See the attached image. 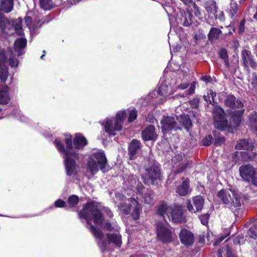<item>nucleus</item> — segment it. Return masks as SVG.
<instances>
[{"label":"nucleus","instance_id":"f257e3e1","mask_svg":"<svg viewBox=\"0 0 257 257\" xmlns=\"http://www.w3.org/2000/svg\"><path fill=\"white\" fill-rule=\"evenodd\" d=\"M64 142L66 145V148L58 139H56L53 143L58 151L65 155L64 164L65 172L67 176L70 177L77 175L78 166L76 161L79 159V153L75 150H72L73 145L75 150H83L87 145L88 141L82 134L77 133L75 135L73 142L71 135L68 136Z\"/></svg>","mask_w":257,"mask_h":257},{"label":"nucleus","instance_id":"f03ea898","mask_svg":"<svg viewBox=\"0 0 257 257\" xmlns=\"http://www.w3.org/2000/svg\"><path fill=\"white\" fill-rule=\"evenodd\" d=\"M78 215L79 218L85 219L87 224H90V220H92L95 224L100 226L103 230L111 231L112 229L111 223L108 221H105L104 214L97 202H87L83 205Z\"/></svg>","mask_w":257,"mask_h":257},{"label":"nucleus","instance_id":"7ed1b4c3","mask_svg":"<svg viewBox=\"0 0 257 257\" xmlns=\"http://www.w3.org/2000/svg\"><path fill=\"white\" fill-rule=\"evenodd\" d=\"M157 214L162 217L166 222H167V219L174 223H181L184 221L183 209L181 206L168 205L164 202L158 206Z\"/></svg>","mask_w":257,"mask_h":257},{"label":"nucleus","instance_id":"20e7f679","mask_svg":"<svg viewBox=\"0 0 257 257\" xmlns=\"http://www.w3.org/2000/svg\"><path fill=\"white\" fill-rule=\"evenodd\" d=\"M217 196L223 204L232 210L241 206L240 197L231 189L220 190Z\"/></svg>","mask_w":257,"mask_h":257},{"label":"nucleus","instance_id":"39448f33","mask_svg":"<svg viewBox=\"0 0 257 257\" xmlns=\"http://www.w3.org/2000/svg\"><path fill=\"white\" fill-rule=\"evenodd\" d=\"M127 202H121L118 205V209L124 214H128L132 212V216L135 219L140 217L142 207L134 198L127 199Z\"/></svg>","mask_w":257,"mask_h":257},{"label":"nucleus","instance_id":"423d86ee","mask_svg":"<svg viewBox=\"0 0 257 257\" xmlns=\"http://www.w3.org/2000/svg\"><path fill=\"white\" fill-rule=\"evenodd\" d=\"M146 171L142 175L144 183L147 185H158L161 182L160 170L158 165L154 164Z\"/></svg>","mask_w":257,"mask_h":257},{"label":"nucleus","instance_id":"0eeeda50","mask_svg":"<svg viewBox=\"0 0 257 257\" xmlns=\"http://www.w3.org/2000/svg\"><path fill=\"white\" fill-rule=\"evenodd\" d=\"M158 239L163 242H171L174 235L173 230L170 228L167 222H159L157 224Z\"/></svg>","mask_w":257,"mask_h":257},{"label":"nucleus","instance_id":"6e6552de","mask_svg":"<svg viewBox=\"0 0 257 257\" xmlns=\"http://www.w3.org/2000/svg\"><path fill=\"white\" fill-rule=\"evenodd\" d=\"M213 115L214 119L215 125L220 130H224L228 126V121L224 118L223 109L217 104L214 105Z\"/></svg>","mask_w":257,"mask_h":257},{"label":"nucleus","instance_id":"1a4fd4ad","mask_svg":"<svg viewBox=\"0 0 257 257\" xmlns=\"http://www.w3.org/2000/svg\"><path fill=\"white\" fill-rule=\"evenodd\" d=\"M174 89L172 88L171 86H168L166 82H161L158 90L156 91L158 94L156 102L159 104L164 103L174 93Z\"/></svg>","mask_w":257,"mask_h":257},{"label":"nucleus","instance_id":"9d476101","mask_svg":"<svg viewBox=\"0 0 257 257\" xmlns=\"http://www.w3.org/2000/svg\"><path fill=\"white\" fill-rule=\"evenodd\" d=\"M178 119L176 116H164L161 121L163 133L169 131L181 129V124L177 122Z\"/></svg>","mask_w":257,"mask_h":257},{"label":"nucleus","instance_id":"9b49d317","mask_svg":"<svg viewBox=\"0 0 257 257\" xmlns=\"http://www.w3.org/2000/svg\"><path fill=\"white\" fill-rule=\"evenodd\" d=\"M172 162L174 164L173 167L176 168L174 171L176 174H179L187 168L189 161L183 154H180L175 155L173 158Z\"/></svg>","mask_w":257,"mask_h":257},{"label":"nucleus","instance_id":"f8f14e48","mask_svg":"<svg viewBox=\"0 0 257 257\" xmlns=\"http://www.w3.org/2000/svg\"><path fill=\"white\" fill-rule=\"evenodd\" d=\"M256 169L250 164L241 165L239 168L240 176L244 181L249 182Z\"/></svg>","mask_w":257,"mask_h":257},{"label":"nucleus","instance_id":"ddd939ff","mask_svg":"<svg viewBox=\"0 0 257 257\" xmlns=\"http://www.w3.org/2000/svg\"><path fill=\"white\" fill-rule=\"evenodd\" d=\"M193 204L195 209L193 207L190 200H188L187 203V208L188 211L191 213H195L196 212L200 211L203 208L204 205V199L201 196H197L193 198Z\"/></svg>","mask_w":257,"mask_h":257},{"label":"nucleus","instance_id":"4468645a","mask_svg":"<svg viewBox=\"0 0 257 257\" xmlns=\"http://www.w3.org/2000/svg\"><path fill=\"white\" fill-rule=\"evenodd\" d=\"M99 165L100 170L103 173L106 171V167L107 165V161L104 153L102 152H96L91 156Z\"/></svg>","mask_w":257,"mask_h":257},{"label":"nucleus","instance_id":"2eb2a0df","mask_svg":"<svg viewBox=\"0 0 257 257\" xmlns=\"http://www.w3.org/2000/svg\"><path fill=\"white\" fill-rule=\"evenodd\" d=\"M179 237L181 243L187 246L192 245L194 241L193 234L186 229H183L181 230Z\"/></svg>","mask_w":257,"mask_h":257},{"label":"nucleus","instance_id":"dca6fc26","mask_svg":"<svg viewBox=\"0 0 257 257\" xmlns=\"http://www.w3.org/2000/svg\"><path fill=\"white\" fill-rule=\"evenodd\" d=\"M241 57L244 66L248 68L249 66L252 68L257 67V63L253 60L251 52L247 50H243L241 52Z\"/></svg>","mask_w":257,"mask_h":257},{"label":"nucleus","instance_id":"f3484780","mask_svg":"<svg viewBox=\"0 0 257 257\" xmlns=\"http://www.w3.org/2000/svg\"><path fill=\"white\" fill-rule=\"evenodd\" d=\"M128 186L132 187V189H135L136 193L138 194H142L144 186L140 182L136 176L132 175L129 176L127 179Z\"/></svg>","mask_w":257,"mask_h":257},{"label":"nucleus","instance_id":"a211bd4d","mask_svg":"<svg viewBox=\"0 0 257 257\" xmlns=\"http://www.w3.org/2000/svg\"><path fill=\"white\" fill-rule=\"evenodd\" d=\"M142 139L145 141L152 140L154 141L157 139V135L155 132V128L154 125L148 126L142 133Z\"/></svg>","mask_w":257,"mask_h":257},{"label":"nucleus","instance_id":"6ab92c4d","mask_svg":"<svg viewBox=\"0 0 257 257\" xmlns=\"http://www.w3.org/2000/svg\"><path fill=\"white\" fill-rule=\"evenodd\" d=\"M10 20L5 17L3 12V10L0 9V29L2 34L4 37H7L13 34V32H7L6 31L7 25H10Z\"/></svg>","mask_w":257,"mask_h":257},{"label":"nucleus","instance_id":"aec40b11","mask_svg":"<svg viewBox=\"0 0 257 257\" xmlns=\"http://www.w3.org/2000/svg\"><path fill=\"white\" fill-rule=\"evenodd\" d=\"M27 44V40L25 38L20 37L15 40L14 47L18 56H20L24 54L23 50L26 47Z\"/></svg>","mask_w":257,"mask_h":257},{"label":"nucleus","instance_id":"412c9836","mask_svg":"<svg viewBox=\"0 0 257 257\" xmlns=\"http://www.w3.org/2000/svg\"><path fill=\"white\" fill-rule=\"evenodd\" d=\"M11 89V87L7 85H4L0 88V104L6 105L11 100L9 92Z\"/></svg>","mask_w":257,"mask_h":257},{"label":"nucleus","instance_id":"4be33fe9","mask_svg":"<svg viewBox=\"0 0 257 257\" xmlns=\"http://www.w3.org/2000/svg\"><path fill=\"white\" fill-rule=\"evenodd\" d=\"M224 104L226 106L231 108H241L243 107V103L235 96L232 95H227L224 100Z\"/></svg>","mask_w":257,"mask_h":257},{"label":"nucleus","instance_id":"5701e85b","mask_svg":"<svg viewBox=\"0 0 257 257\" xmlns=\"http://www.w3.org/2000/svg\"><path fill=\"white\" fill-rule=\"evenodd\" d=\"M140 149V141L136 139H133L130 143L128 148L129 158L130 160H133L136 158V155Z\"/></svg>","mask_w":257,"mask_h":257},{"label":"nucleus","instance_id":"b1692460","mask_svg":"<svg viewBox=\"0 0 257 257\" xmlns=\"http://www.w3.org/2000/svg\"><path fill=\"white\" fill-rule=\"evenodd\" d=\"M227 13L229 17L234 20L240 16L241 12L236 3L231 1L228 8Z\"/></svg>","mask_w":257,"mask_h":257},{"label":"nucleus","instance_id":"393cba45","mask_svg":"<svg viewBox=\"0 0 257 257\" xmlns=\"http://www.w3.org/2000/svg\"><path fill=\"white\" fill-rule=\"evenodd\" d=\"M126 115L125 110H120L116 113L113 131H120L122 129L123 122Z\"/></svg>","mask_w":257,"mask_h":257},{"label":"nucleus","instance_id":"a878e982","mask_svg":"<svg viewBox=\"0 0 257 257\" xmlns=\"http://www.w3.org/2000/svg\"><path fill=\"white\" fill-rule=\"evenodd\" d=\"M106 235L107 238L103 239L99 243V247L102 252L109 251L110 250L109 248V245L112 242V234L107 233Z\"/></svg>","mask_w":257,"mask_h":257},{"label":"nucleus","instance_id":"bb28decb","mask_svg":"<svg viewBox=\"0 0 257 257\" xmlns=\"http://www.w3.org/2000/svg\"><path fill=\"white\" fill-rule=\"evenodd\" d=\"M11 24L8 25L10 26V27L9 28V30H11V28H14L15 33L18 36H22L24 35V30L22 28V24L21 21H10Z\"/></svg>","mask_w":257,"mask_h":257},{"label":"nucleus","instance_id":"cd10ccee","mask_svg":"<svg viewBox=\"0 0 257 257\" xmlns=\"http://www.w3.org/2000/svg\"><path fill=\"white\" fill-rule=\"evenodd\" d=\"M189 191V183L187 180L183 181L176 189V192L181 196L186 195Z\"/></svg>","mask_w":257,"mask_h":257},{"label":"nucleus","instance_id":"c85d7f7f","mask_svg":"<svg viewBox=\"0 0 257 257\" xmlns=\"http://www.w3.org/2000/svg\"><path fill=\"white\" fill-rule=\"evenodd\" d=\"M192 19L193 16L190 12H184L182 13L181 21L184 26H190L193 22Z\"/></svg>","mask_w":257,"mask_h":257},{"label":"nucleus","instance_id":"c756f323","mask_svg":"<svg viewBox=\"0 0 257 257\" xmlns=\"http://www.w3.org/2000/svg\"><path fill=\"white\" fill-rule=\"evenodd\" d=\"M1 7L6 13L11 12L14 7V0H1Z\"/></svg>","mask_w":257,"mask_h":257},{"label":"nucleus","instance_id":"7c9ffc66","mask_svg":"<svg viewBox=\"0 0 257 257\" xmlns=\"http://www.w3.org/2000/svg\"><path fill=\"white\" fill-rule=\"evenodd\" d=\"M253 147L252 144L249 143L246 139L240 140L235 146L236 149L238 150H252Z\"/></svg>","mask_w":257,"mask_h":257},{"label":"nucleus","instance_id":"2f4dec72","mask_svg":"<svg viewBox=\"0 0 257 257\" xmlns=\"http://www.w3.org/2000/svg\"><path fill=\"white\" fill-rule=\"evenodd\" d=\"M7 55L9 57L8 60L9 63V65L11 66V67H17L18 65V61L16 58V54L14 53L11 48H8Z\"/></svg>","mask_w":257,"mask_h":257},{"label":"nucleus","instance_id":"473e14b6","mask_svg":"<svg viewBox=\"0 0 257 257\" xmlns=\"http://www.w3.org/2000/svg\"><path fill=\"white\" fill-rule=\"evenodd\" d=\"M155 194L153 190H149L143 196L144 202L146 204H153L155 201Z\"/></svg>","mask_w":257,"mask_h":257},{"label":"nucleus","instance_id":"72a5a7b5","mask_svg":"<svg viewBox=\"0 0 257 257\" xmlns=\"http://www.w3.org/2000/svg\"><path fill=\"white\" fill-rule=\"evenodd\" d=\"M89 225H90L89 230L93 235L97 238L102 239L104 236V234L102 230L99 228L92 225L91 223Z\"/></svg>","mask_w":257,"mask_h":257},{"label":"nucleus","instance_id":"f704fd0d","mask_svg":"<svg viewBox=\"0 0 257 257\" xmlns=\"http://www.w3.org/2000/svg\"><path fill=\"white\" fill-rule=\"evenodd\" d=\"M178 120L180 122L182 125L187 130L190 128L192 126L191 121L187 115L182 114L181 115Z\"/></svg>","mask_w":257,"mask_h":257},{"label":"nucleus","instance_id":"c9c22d12","mask_svg":"<svg viewBox=\"0 0 257 257\" xmlns=\"http://www.w3.org/2000/svg\"><path fill=\"white\" fill-rule=\"evenodd\" d=\"M9 76L8 67L4 65L0 66V83H5Z\"/></svg>","mask_w":257,"mask_h":257},{"label":"nucleus","instance_id":"e433bc0d","mask_svg":"<svg viewBox=\"0 0 257 257\" xmlns=\"http://www.w3.org/2000/svg\"><path fill=\"white\" fill-rule=\"evenodd\" d=\"M210 4L213 8V11H214V14L215 18L219 19L220 21H224L225 20L224 13L222 11H218L215 2H211Z\"/></svg>","mask_w":257,"mask_h":257},{"label":"nucleus","instance_id":"4c0bfd02","mask_svg":"<svg viewBox=\"0 0 257 257\" xmlns=\"http://www.w3.org/2000/svg\"><path fill=\"white\" fill-rule=\"evenodd\" d=\"M98 166L99 165L94 159L92 158L89 159L87 163V167L89 171L92 174H95L98 171Z\"/></svg>","mask_w":257,"mask_h":257},{"label":"nucleus","instance_id":"58836bf2","mask_svg":"<svg viewBox=\"0 0 257 257\" xmlns=\"http://www.w3.org/2000/svg\"><path fill=\"white\" fill-rule=\"evenodd\" d=\"M221 31L216 28H211L208 34V39L210 40H217L221 34Z\"/></svg>","mask_w":257,"mask_h":257},{"label":"nucleus","instance_id":"ea45409f","mask_svg":"<svg viewBox=\"0 0 257 257\" xmlns=\"http://www.w3.org/2000/svg\"><path fill=\"white\" fill-rule=\"evenodd\" d=\"M249 125L251 128L257 132V112H253L249 115Z\"/></svg>","mask_w":257,"mask_h":257},{"label":"nucleus","instance_id":"a19ab883","mask_svg":"<svg viewBox=\"0 0 257 257\" xmlns=\"http://www.w3.org/2000/svg\"><path fill=\"white\" fill-rule=\"evenodd\" d=\"M244 110L242 109L240 110H235L233 112V120L234 121V125L233 126L237 127L239 126L240 122V117L243 113Z\"/></svg>","mask_w":257,"mask_h":257},{"label":"nucleus","instance_id":"79ce46f5","mask_svg":"<svg viewBox=\"0 0 257 257\" xmlns=\"http://www.w3.org/2000/svg\"><path fill=\"white\" fill-rule=\"evenodd\" d=\"M241 161H255L257 156L252 153L241 152Z\"/></svg>","mask_w":257,"mask_h":257},{"label":"nucleus","instance_id":"37998d69","mask_svg":"<svg viewBox=\"0 0 257 257\" xmlns=\"http://www.w3.org/2000/svg\"><path fill=\"white\" fill-rule=\"evenodd\" d=\"M39 5L44 10H50L53 8L52 0H39Z\"/></svg>","mask_w":257,"mask_h":257},{"label":"nucleus","instance_id":"c03bdc74","mask_svg":"<svg viewBox=\"0 0 257 257\" xmlns=\"http://www.w3.org/2000/svg\"><path fill=\"white\" fill-rule=\"evenodd\" d=\"M188 82L186 80H181L178 79L176 80V86L175 87L174 90L176 89H184L186 88L188 86Z\"/></svg>","mask_w":257,"mask_h":257},{"label":"nucleus","instance_id":"a18cd8bd","mask_svg":"<svg viewBox=\"0 0 257 257\" xmlns=\"http://www.w3.org/2000/svg\"><path fill=\"white\" fill-rule=\"evenodd\" d=\"M79 201V198L76 195H72L69 196L67 200V203L71 207H75L77 205Z\"/></svg>","mask_w":257,"mask_h":257},{"label":"nucleus","instance_id":"49530a36","mask_svg":"<svg viewBox=\"0 0 257 257\" xmlns=\"http://www.w3.org/2000/svg\"><path fill=\"white\" fill-rule=\"evenodd\" d=\"M104 130L109 135H112V120L107 119L104 124Z\"/></svg>","mask_w":257,"mask_h":257},{"label":"nucleus","instance_id":"de8ad7c7","mask_svg":"<svg viewBox=\"0 0 257 257\" xmlns=\"http://www.w3.org/2000/svg\"><path fill=\"white\" fill-rule=\"evenodd\" d=\"M219 53L220 57L224 60L225 65L227 66H228L229 62L228 59L227 50L224 48H222L219 51Z\"/></svg>","mask_w":257,"mask_h":257},{"label":"nucleus","instance_id":"09e8293b","mask_svg":"<svg viewBox=\"0 0 257 257\" xmlns=\"http://www.w3.org/2000/svg\"><path fill=\"white\" fill-rule=\"evenodd\" d=\"M248 235L253 239L257 237V224L251 226L247 232Z\"/></svg>","mask_w":257,"mask_h":257},{"label":"nucleus","instance_id":"8fccbe9b","mask_svg":"<svg viewBox=\"0 0 257 257\" xmlns=\"http://www.w3.org/2000/svg\"><path fill=\"white\" fill-rule=\"evenodd\" d=\"M129 111V115L128 117V122L130 123L134 121L137 117L138 112L136 109H133L131 110H127Z\"/></svg>","mask_w":257,"mask_h":257},{"label":"nucleus","instance_id":"3c124183","mask_svg":"<svg viewBox=\"0 0 257 257\" xmlns=\"http://www.w3.org/2000/svg\"><path fill=\"white\" fill-rule=\"evenodd\" d=\"M8 58L7 53H6L4 49L0 50V66L5 65Z\"/></svg>","mask_w":257,"mask_h":257},{"label":"nucleus","instance_id":"603ef678","mask_svg":"<svg viewBox=\"0 0 257 257\" xmlns=\"http://www.w3.org/2000/svg\"><path fill=\"white\" fill-rule=\"evenodd\" d=\"M113 244H115L118 247H120L121 244V237L118 233H113Z\"/></svg>","mask_w":257,"mask_h":257},{"label":"nucleus","instance_id":"864d4df0","mask_svg":"<svg viewBox=\"0 0 257 257\" xmlns=\"http://www.w3.org/2000/svg\"><path fill=\"white\" fill-rule=\"evenodd\" d=\"M209 218V214L208 213L201 215L199 217L201 223L204 225H207L208 224Z\"/></svg>","mask_w":257,"mask_h":257},{"label":"nucleus","instance_id":"5fc2aeb1","mask_svg":"<svg viewBox=\"0 0 257 257\" xmlns=\"http://www.w3.org/2000/svg\"><path fill=\"white\" fill-rule=\"evenodd\" d=\"M213 139L211 135H208L205 137L202 141L203 145L204 146H208L211 144L212 140Z\"/></svg>","mask_w":257,"mask_h":257},{"label":"nucleus","instance_id":"6e6d98bb","mask_svg":"<svg viewBox=\"0 0 257 257\" xmlns=\"http://www.w3.org/2000/svg\"><path fill=\"white\" fill-rule=\"evenodd\" d=\"M54 206L56 208H63L66 206V202L61 199L56 200L54 202Z\"/></svg>","mask_w":257,"mask_h":257},{"label":"nucleus","instance_id":"4d7b16f0","mask_svg":"<svg viewBox=\"0 0 257 257\" xmlns=\"http://www.w3.org/2000/svg\"><path fill=\"white\" fill-rule=\"evenodd\" d=\"M241 152H235L232 154V159L234 162L237 163L241 161Z\"/></svg>","mask_w":257,"mask_h":257},{"label":"nucleus","instance_id":"13d9d810","mask_svg":"<svg viewBox=\"0 0 257 257\" xmlns=\"http://www.w3.org/2000/svg\"><path fill=\"white\" fill-rule=\"evenodd\" d=\"M199 101L198 98H194L189 101V103L193 108H196L199 106Z\"/></svg>","mask_w":257,"mask_h":257},{"label":"nucleus","instance_id":"bf43d9fd","mask_svg":"<svg viewBox=\"0 0 257 257\" xmlns=\"http://www.w3.org/2000/svg\"><path fill=\"white\" fill-rule=\"evenodd\" d=\"M207 94L210 96V98H211V100L212 102L213 105H215V104H217V102H215V101H214V97L216 96V93L213 92V90H209L208 91Z\"/></svg>","mask_w":257,"mask_h":257},{"label":"nucleus","instance_id":"052dcab7","mask_svg":"<svg viewBox=\"0 0 257 257\" xmlns=\"http://www.w3.org/2000/svg\"><path fill=\"white\" fill-rule=\"evenodd\" d=\"M32 18L30 16H27L25 18V22L27 26L30 27L32 24Z\"/></svg>","mask_w":257,"mask_h":257},{"label":"nucleus","instance_id":"680f3d73","mask_svg":"<svg viewBox=\"0 0 257 257\" xmlns=\"http://www.w3.org/2000/svg\"><path fill=\"white\" fill-rule=\"evenodd\" d=\"M253 185L257 186V169H256L255 173L252 176L251 180L250 181Z\"/></svg>","mask_w":257,"mask_h":257},{"label":"nucleus","instance_id":"e2e57ef3","mask_svg":"<svg viewBox=\"0 0 257 257\" xmlns=\"http://www.w3.org/2000/svg\"><path fill=\"white\" fill-rule=\"evenodd\" d=\"M245 20H243L241 21L240 23L239 26V33H242L244 31L245 29Z\"/></svg>","mask_w":257,"mask_h":257},{"label":"nucleus","instance_id":"0e129e2a","mask_svg":"<svg viewBox=\"0 0 257 257\" xmlns=\"http://www.w3.org/2000/svg\"><path fill=\"white\" fill-rule=\"evenodd\" d=\"M225 142V139L224 137L218 138L216 139L215 144L216 145H220Z\"/></svg>","mask_w":257,"mask_h":257},{"label":"nucleus","instance_id":"69168bd1","mask_svg":"<svg viewBox=\"0 0 257 257\" xmlns=\"http://www.w3.org/2000/svg\"><path fill=\"white\" fill-rule=\"evenodd\" d=\"M195 86L194 84H191L188 92V94L191 95L194 93Z\"/></svg>","mask_w":257,"mask_h":257},{"label":"nucleus","instance_id":"338daca9","mask_svg":"<svg viewBox=\"0 0 257 257\" xmlns=\"http://www.w3.org/2000/svg\"><path fill=\"white\" fill-rule=\"evenodd\" d=\"M212 1H210L208 2V3H207V5L206 6V9L209 12H213V13H214V11H213V8H212V7L210 4V2H212Z\"/></svg>","mask_w":257,"mask_h":257},{"label":"nucleus","instance_id":"774afa93","mask_svg":"<svg viewBox=\"0 0 257 257\" xmlns=\"http://www.w3.org/2000/svg\"><path fill=\"white\" fill-rule=\"evenodd\" d=\"M226 257H235L234 255L232 253L230 249L227 247L226 249Z\"/></svg>","mask_w":257,"mask_h":257}]
</instances>
